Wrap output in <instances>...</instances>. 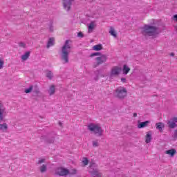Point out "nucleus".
Returning <instances> with one entry per match:
<instances>
[{"instance_id":"1","label":"nucleus","mask_w":177,"mask_h":177,"mask_svg":"<svg viewBox=\"0 0 177 177\" xmlns=\"http://www.w3.org/2000/svg\"><path fill=\"white\" fill-rule=\"evenodd\" d=\"M71 40H66L64 46L61 48L60 58L64 64L68 63L70 60V53H71Z\"/></svg>"},{"instance_id":"2","label":"nucleus","mask_w":177,"mask_h":177,"mask_svg":"<svg viewBox=\"0 0 177 177\" xmlns=\"http://www.w3.org/2000/svg\"><path fill=\"white\" fill-rule=\"evenodd\" d=\"M141 30V34L144 37H157L160 34L158 28L151 25L145 24Z\"/></svg>"},{"instance_id":"3","label":"nucleus","mask_w":177,"mask_h":177,"mask_svg":"<svg viewBox=\"0 0 177 177\" xmlns=\"http://www.w3.org/2000/svg\"><path fill=\"white\" fill-rule=\"evenodd\" d=\"M88 129L90 132H93L94 135L103 136V129L99 124L91 123L88 125Z\"/></svg>"},{"instance_id":"4","label":"nucleus","mask_w":177,"mask_h":177,"mask_svg":"<svg viewBox=\"0 0 177 177\" xmlns=\"http://www.w3.org/2000/svg\"><path fill=\"white\" fill-rule=\"evenodd\" d=\"M127 92L128 91H127V88H125L124 87H118L115 90V96L116 97H118V99H124V97L127 96Z\"/></svg>"},{"instance_id":"5","label":"nucleus","mask_w":177,"mask_h":177,"mask_svg":"<svg viewBox=\"0 0 177 177\" xmlns=\"http://www.w3.org/2000/svg\"><path fill=\"white\" fill-rule=\"evenodd\" d=\"M96 63L93 65L94 68L96 67H99L100 64H103V63H106L107 62V55H102L101 56L95 58Z\"/></svg>"},{"instance_id":"6","label":"nucleus","mask_w":177,"mask_h":177,"mask_svg":"<svg viewBox=\"0 0 177 177\" xmlns=\"http://www.w3.org/2000/svg\"><path fill=\"white\" fill-rule=\"evenodd\" d=\"M122 71V68L118 66H113L110 72L109 77L110 78H113V77H117L120 75V73Z\"/></svg>"},{"instance_id":"7","label":"nucleus","mask_w":177,"mask_h":177,"mask_svg":"<svg viewBox=\"0 0 177 177\" xmlns=\"http://www.w3.org/2000/svg\"><path fill=\"white\" fill-rule=\"evenodd\" d=\"M55 174L59 176H66L70 174V171L64 167H58L55 171Z\"/></svg>"},{"instance_id":"8","label":"nucleus","mask_w":177,"mask_h":177,"mask_svg":"<svg viewBox=\"0 0 177 177\" xmlns=\"http://www.w3.org/2000/svg\"><path fill=\"white\" fill-rule=\"evenodd\" d=\"M95 167V164H92L90 165V168L91 170L89 171L90 174H91L93 177H102V173L99 172V169H93Z\"/></svg>"},{"instance_id":"9","label":"nucleus","mask_w":177,"mask_h":177,"mask_svg":"<svg viewBox=\"0 0 177 177\" xmlns=\"http://www.w3.org/2000/svg\"><path fill=\"white\" fill-rule=\"evenodd\" d=\"M75 0H63V7L66 12H69V10L71 9V5H73V2H74Z\"/></svg>"},{"instance_id":"10","label":"nucleus","mask_w":177,"mask_h":177,"mask_svg":"<svg viewBox=\"0 0 177 177\" xmlns=\"http://www.w3.org/2000/svg\"><path fill=\"white\" fill-rule=\"evenodd\" d=\"M176 122H177V118L174 117L167 121V125L169 128H170L171 129H174L177 127Z\"/></svg>"},{"instance_id":"11","label":"nucleus","mask_w":177,"mask_h":177,"mask_svg":"<svg viewBox=\"0 0 177 177\" xmlns=\"http://www.w3.org/2000/svg\"><path fill=\"white\" fill-rule=\"evenodd\" d=\"M95 74V77H94L95 81H97L99 80V77H102V78L104 77V75L102 74V71L97 70L94 72Z\"/></svg>"},{"instance_id":"12","label":"nucleus","mask_w":177,"mask_h":177,"mask_svg":"<svg viewBox=\"0 0 177 177\" xmlns=\"http://www.w3.org/2000/svg\"><path fill=\"white\" fill-rule=\"evenodd\" d=\"M56 92V87L55 85H51L48 89V93L50 96H52V95H55V93Z\"/></svg>"},{"instance_id":"13","label":"nucleus","mask_w":177,"mask_h":177,"mask_svg":"<svg viewBox=\"0 0 177 177\" xmlns=\"http://www.w3.org/2000/svg\"><path fill=\"white\" fill-rule=\"evenodd\" d=\"M0 131H1L2 132H8V124H0Z\"/></svg>"},{"instance_id":"14","label":"nucleus","mask_w":177,"mask_h":177,"mask_svg":"<svg viewBox=\"0 0 177 177\" xmlns=\"http://www.w3.org/2000/svg\"><path fill=\"white\" fill-rule=\"evenodd\" d=\"M150 124V121H145V122H142L138 125V128L142 129L147 127Z\"/></svg>"},{"instance_id":"15","label":"nucleus","mask_w":177,"mask_h":177,"mask_svg":"<svg viewBox=\"0 0 177 177\" xmlns=\"http://www.w3.org/2000/svg\"><path fill=\"white\" fill-rule=\"evenodd\" d=\"M165 153L166 154H169V156H171V157H174V156L176 154V149H169L166 151Z\"/></svg>"},{"instance_id":"16","label":"nucleus","mask_w":177,"mask_h":177,"mask_svg":"<svg viewBox=\"0 0 177 177\" xmlns=\"http://www.w3.org/2000/svg\"><path fill=\"white\" fill-rule=\"evenodd\" d=\"M55 45V38L51 37L48 39L47 44V48H50V46H53Z\"/></svg>"},{"instance_id":"17","label":"nucleus","mask_w":177,"mask_h":177,"mask_svg":"<svg viewBox=\"0 0 177 177\" xmlns=\"http://www.w3.org/2000/svg\"><path fill=\"white\" fill-rule=\"evenodd\" d=\"M122 71H123V74H124V75H127V74H128V73L131 71V68L128 67L127 65H124Z\"/></svg>"},{"instance_id":"18","label":"nucleus","mask_w":177,"mask_h":177,"mask_svg":"<svg viewBox=\"0 0 177 177\" xmlns=\"http://www.w3.org/2000/svg\"><path fill=\"white\" fill-rule=\"evenodd\" d=\"M93 49L96 51L102 50V49H103V46L102 44H97L93 47Z\"/></svg>"},{"instance_id":"19","label":"nucleus","mask_w":177,"mask_h":177,"mask_svg":"<svg viewBox=\"0 0 177 177\" xmlns=\"http://www.w3.org/2000/svg\"><path fill=\"white\" fill-rule=\"evenodd\" d=\"M30 51H27L26 53H25V54L21 55L22 60H27V59H28V57H30Z\"/></svg>"},{"instance_id":"20","label":"nucleus","mask_w":177,"mask_h":177,"mask_svg":"<svg viewBox=\"0 0 177 177\" xmlns=\"http://www.w3.org/2000/svg\"><path fill=\"white\" fill-rule=\"evenodd\" d=\"M145 142L146 143H150L151 142V134L150 133H147Z\"/></svg>"},{"instance_id":"21","label":"nucleus","mask_w":177,"mask_h":177,"mask_svg":"<svg viewBox=\"0 0 177 177\" xmlns=\"http://www.w3.org/2000/svg\"><path fill=\"white\" fill-rule=\"evenodd\" d=\"M164 124L159 122V123H156V129H159L160 131V132L162 131V129L164 128Z\"/></svg>"},{"instance_id":"22","label":"nucleus","mask_w":177,"mask_h":177,"mask_svg":"<svg viewBox=\"0 0 177 177\" xmlns=\"http://www.w3.org/2000/svg\"><path fill=\"white\" fill-rule=\"evenodd\" d=\"M95 28V22L91 21L88 26V32H92V30Z\"/></svg>"},{"instance_id":"23","label":"nucleus","mask_w":177,"mask_h":177,"mask_svg":"<svg viewBox=\"0 0 177 177\" xmlns=\"http://www.w3.org/2000/svg\"><path fill=\"white\" fill-rule=\"evenodd\" d=\"M46 143H55V137H52L50 138H46L45 140Z\"/></svg>"},{"instance_id":"24","label":"nucleus","mask_w":177,"mask_h":177,"mask_svg":"<svg viewBox=\"0 0 177 177\" xmlns=\"http://www.w3.org/2000/svg\"><path fill=\"white\" fill-rule=\"evenodd\" d=\"M109 33L111 34V35H112L115 38L117 37V33H115V30H114V28H113V27H111Z\"/></svg>"},{"instance_id":"25","label":"nucleus","mask_w":177,"mask_h":177,"mask_svg":"<svg viewBox=\"0 0 177 177\" xmlns=\"http://www.w3.org/2000/svg\"><path fill=\"white\" fill-rule=\"evenodd\" d=\"M46 77L47 78L52 80L53 78V73H52V71H48L46 73Z\"/></svg>"},{"instance_id":"26","label":"nucleus","mask_w":177,"mask_h":177,"mask_svg":"<svg viewBox=\"0 0 177 177\" xmlns=\"http://www.w3.org/2000/svg\"><path fill=\"white\" fill-rule=\"evenodd\" d=\"M40 171L41 174H44V172H46V165H42L40 167Z\"/></svg>"},{"instance_id":"27","label":"nucleus","mask_w":177,"mask_h":177,"mask_svg":"<svg viewBox=\"0 0 177 177\" xmlns=\"http://www.w3.org/2000/svg\"><path fill=\"white\" fill-rule=\"evenodd\" d=\"M93 147H99V140H96L92 142Z\"/></svg>"},{"instance_id":"28","label":"nucleus","mask_w":177,"mask_h":177,"mask_svg":"<svg viewBox=\"0 0 177 177\" xmlns=\"http://www.w3.org/2000/svg\"><path fill=\"white\" fill-rule=\"evenodd\" d=\"M94 56H102V53H93L90 55V57H94Z\"/></svg>"},{"instance_id":"29","label":"nucleus","mask_w":177,"mask_h":177,"mask_svg":"<svg viewBox=\"0 0 177 177\" xmlns=\"http://www.w3.org/2000/svg\"><path fill=\"white\" fill-rule=\"evenodd\" d=\"M32 88H34V86H30L28 88L25 89V93H30L32 91Z\"/></svg>"},{"instance_id":"30","label":"nucleus","mask_w":177,"mask_h":177,"mask_svg":"<svg viewBox=\"0 0 177 177\" xmlns=\"http://www.w3.org/2000/svg\"><path fill=\"white\" fill-rule=\"evenodd\" d=\"M33 92L35 95H38L39 93V88L37 86H35L33 88Z\"/></svg>"},{"instance_id":"31","label":"nucleus","mask_w":177,"mask_h":177,"mask_svg":"<svg viewBox=\"0 0 177 177\" xmlns=\"http://www.w3.org/2000/svg\"><path fill=\"white\" fill-rule=\"evenodd\" d=\"M82 162L84 165H88V164H89V160L87 159V158H84Z\"/></svg>"},{"instance_id":"32","label":"nucleus","mask_w":177,"mask_h":177,"mask_svg":"<svg viewBox=\"0 0 177 177\" xmlns=\"http://www.w3.org/2000/svg\"><path fill=\"white\" fill-rule=\"evenodd\" d=\"M52 24H53V22H50V24H49V30H50L51 32H53V26Z\"/></svg>"},{"instance_id":"33","label":"nucleus","mask_w":177,"mask_h":177,"mask_svg":"<svg viewBox=\"0 0 177 177\" xmlns=\"http://www.w3.org/2000/svg\"><path fill=\"white\" fill-rule=\"evenodd\" d=\"M3 61H2V59H0V70H2V68H3Z\"/></svg>"},{"instance_id":"34","label":"nucleus","mask_w":177,"mask_h":177,"mask_svg":"<svg viewBox=\"0 0 177 177\" xmlns=\"http://www.w3.org/2000/svg\"><path fill=\"white\" fill-rule=\"evenodd\" d=\"M19 46H20V48H26V44L24 42H20L19 44Z\"/></svg>"},{"instance_id":"35","label":"nucleus","mask_w":177,"mask_h":177,"mask_svg":"<svg viewBox=\"0 0 177 177\" xmlns=\"http://www.w3.org/2000/svg\"><path fill=\"white\" fill-rule=\"evenodd\" d=\"M77 37L79 38H84V34L82 33V32H80L77 33Z\"/></svg>"},{"instance_id":"36","label":"nucleus","mask_w":177,"mask_h":177,"mask_svg":"<svg viewBox=\"0 0 177 177\" xmlns=\"http://www.w3.org/2000/svg\"><path fill=\"white\" fill-rule=\"evenodd\" d=\"M121 82H122L123 84H125V82H127V79L124 77H122L121 78Z\"/></svg>"},{"instance_id":"37","label":"nucleus","mask_w":177,"mask_h":177,"mask_svg":"<svg viewBox=\"0 0 177 177\" xmlns=\"http://www.w3.org/2000/svg\"><path fill=\"white\" fill-rule=\"evenodd\" d=\"M42 162H45V159H41L38 161L37 164H42Z\"/></svg>"},{"instance_id":"38","label":"nucleus","mask_w":177,"mask_h":177,"mask_svg":"<svg viewBox=\"0 0 177 177\" xmlns=\"http://www.w3.org/2000/svg\"><path fill=\"white\" fill-rule=\"evenodd\" d=\"M73 175H75L77 174V170L73 169Z\"/></svg>"},{"instance_id":"39","label":"nucleus","mask_w":177,"mask_h":177,"mask_svg":"<svg viewBox=\"0 0 177 177\" xmlns=\"http://www.w3.org/2000/svg\"><path fill=\"white\" fill-rule=\"evenodd\" d=\"M133 117H138V113H134L133 115Z\"/></svg>"},{"instance_id":"40","label":"nucleus","mask_w":177,"mask_h":177,"mask_svg":"<svg viewBox=\"0 0 177 177\" xmlns=\"http://www.w3.org/2000/svg\"><path fill=\"white\" fill-rule=\"evenodd\" d=\"M170 56H175V53H171L170 54Z\"/></svg>"},{"instance_id":"41","label":"nucleus","mask_w":177,"mask_h":177,"mask_svg":"<svg viewBox=\"0 0 177 177\" xmlns=\"http://www.w3.org/2000/svg\"><path fill=\"white\" fill-rule=\"evenodd\" d=\"M59 124L60 125V127H62V122H59Z\"/></svg>"},{"instance_id":"42","label":"nucleus","mask_w":177,"mask_h":177,"mask_svg":"<svg viewBox=\"0 0 177 177\" xmlns=\"http://www.w3.org/2000/svg\"><path fill=\"white\" fill-rule=\"evenodd\" d=\"M176 30H177V26H176Z\"/></svg>"}]
</instances>
